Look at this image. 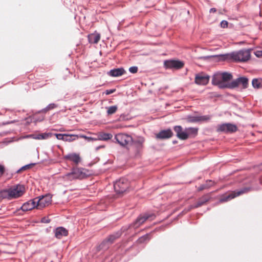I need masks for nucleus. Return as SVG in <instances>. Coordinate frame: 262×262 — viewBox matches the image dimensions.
I'll return each instance as SVG.
<instances>
[{"label": "nucleus", "instance_id": "obj_1", "mask_svg": "<svg viewBox=\"0 0 262 262\" xmlns=\"http://www.w3.org/2000/svg\"><path fill=\"white\" fill-rule=\"evenodd\" d=\"M232 78V75L230 73L227 72L217 73L213 76L212 83L220 89H229V82L228 81Z\"/></svg>", "mask_w": 262, "mask_h": 262}, {"label": "nucleus", "instance_id": "obj_2", "mask_svg": "<svg viewBox=\"0 0 262 262\" xmlns=\"http://www.w3.org/2000/svg\"><path fill=\"white\" fill-rule=\"evenodd\" d=\"M227 58L237 62H246L250 59L251 50L243 49L227 55Z\"/></svg>", "mask_w": 262, "mask_h": 262}, {"label": "nucleus", "instance_id": "obj_3", "mask_svg": "<svg viewBox=\"0 0 262 262\" xmlns=\"http://www.w3.org/2000/svg\"><path fill=\"white\" fill-rule=\"evenodd\" d=\"M81 168L73 167L71 172L64 174L62 178L66 181H73L76 179H82L87 176L86 171Z\"/></svg>", "mask_w": 262, "mask_h": 262}, {"label": "nucleus", "instance_id": "obj_4", "mask_svg": "<svg viewBox=\"0 0 262 262\" xmlns=\"http://www.w3.org/2000/svg\"><path fill=\"white\" fill-rule=\"evenodd\" d=\"M156 218V215L154 213H145L140 215L136 220L131 225V226L135 228H137L142 225L146 221H152Z\"/></svg>", "mask_w": 262, "mask_h": 262}, {"label": "nucleus", "instance_id": "obj_5", "mask_svg": "<svg viewBox=\"0 0 262 262\" xmlns=\"http://www.w3.org/2000/svg\"><path fill=\"white\" fill-rule=\"evenodd\" d=\"M248 79L246 77H239L229 83V89H235L241 86L242 89H245L248 86Z\"/></svg>", "mask_w": 262, "mask_h": 262}, {"label": "nucleus", "instance_id": "obj_6", "mask_svg": "<svg viewBox=\"0 0 262 262\" xmlns=\"http://www.w3.org/2000/svg\"><path fill=\"white\" fill-rule=\"evenodd\" d=\"M10 200L21 196L25 192V187L23 185H17L9 188Z\"/></svg>", "mask_w": 262, "mask_h": 262}, {"label": "nucleus", "instance_id": "obj_7", "mask_svg": "<svg viewBox=\"0 0 262 262\" xmlns=\"http://www.w3.org/2000/svg\"><path fill=\"white\" fill-rule=\"evenodd\" d=\"M129 187V183L127 179L122 178L117 181L114 185L115 191L118 193H123Z\"/></svg>", "mask_w": 262, "mask_h": 262}, {"label": "nucleus", "instance_id": "obj_8", "mask_svg": "<svg viewBox=\"0 0 262 262\" xmlns=\"http://www.w3.org/2000/svg\"><path fill=\"white\" fill-rule=\"evenodd\" d=\"M35 199L36 203V208L41 209L51 203L52 196L50 194H47L41 197L36 198Z\"/></svg>", "mask_w": 262, "mask_h": 262}, {"label": "nucleus", "instance_id": "obj_9", "mask_svg": "<svg viewBox=\"0 0 262 262\" xmlns=\"http://www.w3.org/2000/svg\"><path fill=\"white\" fill-rule=\"evenodd\" d=\"M248 190L249 189L248 188H245L239 191H232L229 194L226 193L221 196V199H220V202L222 203L227 202L235 198L236 196H239L240 195L248 192Z\"/></svg>", "mask_w": 262, "mask_h": 262}, {"label": "nucleus", "instance_id": "obj_10", "mask_svg": "<svg viewBox=\"0 0 262 262\" xmlns=\"http://www.w3.org/2000/svg\"><path fill=\"white\" fill-rule=\"evenodd\" d=\"M115 139L122 146L128 145L133 141L132 137L125 134H118L116 135Z\"/></svg>", "mask_w": 262, "mask_h": 262}, {"label": "nucleus", "instance_id": "obj_11", "mask_svg": "<svg viewBox=\"0 0 262 262\" xmlns=\"http://www.w3.org/2000/svg\"><path fill=\"white\" fill-rule=\"evenodd\" d=\"M164 65L166 69L178 70L182 68L184 64L179 60H167L164 61Z\"/></svg>", "mask_w": 262, "mask_h": 262}, {"label": "nucleus", "instance_id": "obj_12", "mask_svg": "<svg viewBox=\"0 0 262 262\" xmlns=\"http://www.w3.org/2000/svg\"><path fill=\"white\" fill-rule=\"evenodd\" d=\"M211 199V195L210 193H207L203 196H202L201 198H200L196 203L194 205H191L189 206V209L188 210V211L191 210L193 208H198L199 207H201L204 204H205L207 202H208L210 199Z\"/></svg>", "mask_w": 262, "mask_h": 262}, {"label": "nucleus", "instance_id": "obj_13", "mask_svg": "<svg viewBox=\"0 0 262 262\" xmlns=\"http://www.w3.org/2000/svg\"><path fill=\"white\" fill-rule=\"evenodd\" d=\"M237 129L235 125L231 123H225L219 126L217 130L220 132L234 133Z\"/></svg>", "mask_w": 262, "mask_h": 262}, {"label": "nucleus", "instance_id": "obj_14", "mask_svg": "<svg viewBox=\"0 0 262 262\" xmlns=\"http://www.w3.org/2000/svg\"><path fill=\"white\" fill-rule=\"evenodd\" d=\"M209 80V76L203 74H199L195 76V82L198 84L206 85Z\"/></svg>", "mask_w": 262, "mask_h": 262}, {"label": "nucleus", "instance_id": "obj_15", "mask_svg": "<svg viewBox=\"0 0 262 262\" xmlns=\"http://www.w3.org/2000/svg\"><path fill=\"white\" fill-rule=\"evenodd\" d=\"M122 235V231H118L116 233H114L110 236H108L102 243V245L105 244H113L117 238H119Z\"/></svg>", "mask_w": 262, "mask_h": 262}, {"label": "nucleus", "instance_id": "obj_16", "mask_svg": "<svg viewBox=\"0 0 262 262\" xmlns=\"http://www.w3.org/2000/svg\"><path fill=\"white\" fill-rule=\"evenodd\" d=\"M64 159L72 161L76 165L81 162L80 155L76 153H72L66 155L64 156Z\"/></svg>", "mask_w": 262, "mask_h": 262}, {"label": "nucleus", "instance_id": "obj_17", "mask_svg": "<svg viewBox=\"0 0 262 262\" xmlns=\"http://www.w3.org/2000/svg\"><path fill=\"white\" fill-rule=\"evenodd\" d=\"M173 135V133L170 129L163 130L156 134V138L159 139H165L171 138Z\"/></svg>", "mask_w": 262, "mask_h": 262}, {"label": "nucleus", "instance_id": "obj_18", "mask_svg": "<svg viewBox=\"0 0 262 262\" xmlns=\"http://www.w3.org/2000/svg\"><path fill=\"white\" fill-rule=\"evenodd\" d=\"M35 208H36V203L34 199L25 203L21 206V209L24 211H27Z\"/></svg>", "mask_w": 262, "mask_h": 262}, {"label": "nucleus", "instance_id": "obj_19", "mask_svg": "<svg viewBox=\"0 0 262 262\" xmlns=\"http://www.w3.org/2000/svg\"><path fill=\"white\" fill-rule=\"evenodd\" d=\"M68 234V231L63 227H58L55 231V235L58 239L61 238L63 236H66Z\"/></svg>", "mask_w": 262, "mask_h": 262}, {"label": "nucleus", "instance_id": "obj_20", "mask_svg": "<svg viewBox=\"0 0 262 262\" xmlns=\"http://www.w3.org/2000/svg\"><path fill=\"white\" fill-rule=\"evenodd\" d=\"M89 41L91 43H97L100 39V34L97 32L88 35Z\"/></svg>", "mask_w": 262, "mask_h": 262}, {"label": "nucleus", "instance_id": "obj_21", "mask_svg": "<svg viewBox=\"0 0 262 262\" xmlns=\"http://www.w3.org/2000/svg\"><path fill=\"white\" fill-rule=\"evenodd\" d=\"M125 73L123 68H118L111 70L109 72V75L112 77H118L122 75Z\"/></svg>", "mask_w": 262, "mask_h": 262}, {"label": "nucleus", "instance_id": "obj_22", "mask_svg": "<svg viewBox=\"0 0 262 262\" xmlns=\"http://www.w3.org/2000/svg\"><path fill=\"white\" fill-rule=\"evenodd\" d=\"M214 185V182L212 181L211 180L207 181L205 184H202L198 187V190L201 191L204 189H208L212 187V186H213Z\"/></svg>", "mask_w": 262, "mask_h": 262}, {"label": "nucleus", "instance_id": "obj_23", "mask_svg": "<svg viewBox=\"0 0 262 262\" xmlns=\"http://www.w3.org/2000/svg\"><path fill=\"white\" fill-rule=\"evenodd\" d=\"M58 105L55 103H50L47 107L38 111L37 113L46 114L48 112L57 107Z\"/></svg>", "mask_w": 262, "mask_h": 262}, {"label": "nucleus", "instance_id": "obj_24", "mask_svg": "<svg viewBox=\"0 0 262 262\" xmlns=\"http://www.w3.org/2000/svg\"><path fill=\"white\" fill-rule=\"evenodd\" d=\"M79 138V135L73 134H66L64 141L72 142Z\"/></svg>", "mask_w": 262, "mask_h": 262}, {"label": "nucleus", "instance_id": "obj_25", "mask_svg": "<svg viewBox=\"0 0 262 262\" xmlns=\"http://www.w3.org/2000/svg\"><path fill=\"white\" fill-rule=\"evenodd\" d=\"M186 131L188 134V137L189 136H195L198 134V128L195 127H189L186 128Z\"/></svg>", "mask_w": 262, "mask_h": 262}, {"label": "nucleus", "instance_id": "obj_26", "mask_svg": "<svg viewBox=\"0 0 262 262\" xmlns=\"http://www.w3.org/2000/svg\"><path fill=\"white\" fill-rule=\"evenodd\" d=\"M10 191L9 189H4L0 191L1 199H7L10 200Z\"/></svg>", "mask_w": 262, "mask_h": 262}, {"label": "nucleus", "instance_id": "obj_27", "mask_svg": "<svg viewBox=\"0 0 262 262\" xmlns=\"http://www.w3.org/2000/svg\"><path fill=\"white\" fill-rule=\"evenodd\" d=\"M150 239V237L149 234H146L139 238L137 242L139 244H142L144 243L146 241H149Z\"/></svg>", "mask_w": 262, "mask_h": 262}, {"label": "nucleus", "instance_id": "obj_28", "mask_svg": "<svg viewBox=\"0 0 262 262\" xmlns=\"http://www.w3.org/2000/svg\"><path fill=\"white\" fill-rule=\"evenodd\" d=\"M107 109V114L108 115H112L115 113L118 109V107L116 105L111 106L108 107H106Z\"/></svg>", "mask_w": 262, "mask_h": 262}, {"label": "nucleus", "instance_id": "obj_29", "mask_svg": "<svg viewBox=\"0 0 262 262\" xmlns=\"http://www.w3.org/2000/svg\"><path fill=\"white\" fill-rule=\"evenodd\" d=\"M252 85L255 89H260V78H254L252 81Z\"/></svg>", "mask_w": 262, "mask_h": 262}, {"label": "nucleus", "instance_id": "obj_30", "mask_svg": "<svg viewBox=\"0 0 262 262\" xmlns=\"http://www.w3.org/2000/svg\"><path fill=\"white\" fill-rule=\"evenodd\" d=\"M211 116L209 115L198 116V122H204L209 120Z\"/></svg>", "mask_w": 262, "mask_h": 262}, {"label": "nucleus", "instance_id": "obj_31", "mask_svg": "<svg viewBox=\"0 0 262 262\" xmlns=\"http://www.w3.org/2000/svg\"><path fill=\"white\" fill-rule=\"evenodd\" d=\"M187 120L191 123L198 122V116H189L187 117Z\"/></svg>", "mask_w": 262, "mask_h": 262}, {"label": "nucleus", "instance_id": "obj_32", "mask_svg": "<svg viewBox=\"0 0 262 262\" xmlns=\"http://www.w3.org/2000/svg\"><path fill=\"white\" fill-rule=\"evenodd\" d=\"M144 142V139L143 138H140L138 140L135 141L134 142V144L138 148H140L142 147V145Z\"/></svg>", "mask_w": 262, "mask_h": 262}, {"label": "nucleus", "instance_id": "obj_33", "mask_svg": "<svg viewBox=\"0 0 262 262\" xmlns=\"http://www.w3.org/2000/svg\"><path fill=\"white\" fill-rule=\"evenodd\" d=\"M49 135L47 133L41 134L37 135L34 138L38 140L46 139L49 138Z\"/></svg>", "mask_w": 262, "mask_h": 262}, {"label": "nucleus", "instance_id": "obj_34", "mask_svg": "<svg viewBox=\"0 0 262 262\" xmlns=\"http://www.w3.org/2000/svg\"><path fill=\"white\" fill-rule=\"evenodd\" d=\"M177 136L181 140H186L188 138V134L186 130L185 132H182L181 134H179Z\"/></svg>", "mask_w": 262, "mask_h": 262}, {"label": "nucleus", "instance_id": "obj_35", "mask_svg": "<svg viewBox=\"0 0 262 262\" xmlns=\"http://www.w3.org/2000/svg\"><path fill=\"white\" fill-rule=\"evenodd\" d=\"M100 136H101V139L104 140H107L108 139H111L113 137V136L112 134H105V133L102 134V135H101Z\"/></svg>", "mask_w": 262, "mask_h": 262}, {"label": "nucleus", "instance_id": "obj_36", "mask_svg": "<svg viewBox=\"0 0 262 262\" xmlns=\"http://www.w3.org/2000/svg\"><path fill=\"white\" fill-rule=\"evenodd\" d=\"M34 164H29V165H25L23 167H22L20 169H19L18 171H17V172H19L23 170H27L28 169H29V168H31L32 167V166L34 165Z\"/></svg>", "mask_w": 262, "mask_h": 262}, {"label": "nucleus", "instance_id": "obj_37", "mask_svg": "<svg viewBox=\"0 0 262 262\" xmlns=\"http://www.w3.org/2000/svg\"><path fill=\"white\" fill-rule=\"evenodd\" d=\"M174 130L177 133V136L183 132L182 127L181 126H176L174 127Z\"/></svg>", "mask_w": 262, "mask_h": 262}, {"label": "nucleus", "instance_id": "obj_38", "mask_svg": "<svg viewBox=\"0 0 262 262\" xmlns=\"http://www.w3.org/2000/svg\"><path fill=\"white\" fill-rule=\"evenodd\" d=\"M55 136L57 139L64 141L66 134H57Z\"/></svg>", "mask_w": 262, "mask_h": 262}, {"label": "nucleus", "instance_id": "obj_39", "mask_svg": "<svg viewBox=\"0 0 262 262\" xmlns=\"http://www.w3.org/2000/svg\"><path fill=\"white\" fill-rule=\"evenodd\" d=\"M138 68L137 67H131L129 69V71L132 73H136L138 72Z\"/></svg>", "mask_w": 262, "mask_h": 262}, {"label": "nucleus", "instance_id": "obj_40", "mask_svg": "<svg viewBox=\"0 0 262 262\" xmlns=\"http://www.w3.org/2000/svg\"><path fill=\"white\" fill-rule=\"evenodd\" d=\"M228 23L226 20H223L220 24V26L223 28H226L228 27Z\"/></svg>", "mask_w": 262, "mask_h": 262}, {"label": "nucleus", "instance_id": "obj_41", "mask_svg": "<svg viewBox=\"0 0 262 262\" xmlns=\"http://www.w3.org/2000/svg\"><path fill=\"white\" fill-rule=\"evenodd\" d=\"M255 55L258 58L262 57V50L256 51L254 52Z\"/></svg>", "mask_w": 262, "mask_h": 262}, {"label": "nucleus", "instance_id": "obj_42", "mask_svg": "<svg viewBox=\"0 0 262 262\" xmlns=\"http://www.w3.org/2000/svg\"><path fill=\"white\" fill-rule=\"evenodd\" d=\"M79 138H84L86 140H87L88 141H92L93 140V138H92V137H87L85 135H79Z\"/></svg>", "mask_w": 262, "mask_h": 262}, {"label": "nucleus", "instance_id": "obj_43", "mask_svg": "<svg viewBox=\"0 0 262 262\" xmlns=\"http://www.w3.org/2000/svg\"><path fill=\"white\" fill-rule=\"evenodd\" d=\"M5 171V168L4 166L0 164V174L2 176Z\"/></svg>", "mask_w": 262, "mask_h": 262}, {"label": "nucleus", "instance_id": "obj_44", "mask_svg": "<svg viewBox=\"0 0 262 262\" xmlns=\"http://www.w3.org/2000/svg\"><path fill=\"white\" fill-rule=\"evenodd\" d=\"M116 89L107 90L105 91V93L106 95H110L114 93Z\"/></svg>", "mask_w": 262, "mask_h": 262}, {"label": "nucleus", "instance_id": "obj_45", "mask_svg": "<svg viewBox=\"0 0 262 262\" xmlns=\"http://www.w3.org/2000/svg\"><path fill=\"white\" fill-rule=\"evenodd\" d=\"M33 119L35 120V122H37V121H41L43 120V119H44V117H42L40 119H37V118H36L35 115H34V116H33Z\"/></svg>", "mask_w": 262, "mask_h": 262}, {"label": "nucleus", "instance_id": "obj_46", "mask_svg": "<svg viewBox=\"0 0 262 262\" xmlns=\"http://www.w3.org/2000/svg\"><path fill=\"white\" fill-rule=\"evenodd\" d=\"M216 11V9L214 8H212L210 9V13H214Z\"/></svg>", "mask_w": 262, "mask_h": 262}, {"label": "nucleus", "instance_id": "obj_47", "mask_svg": "<svg viewBox=\"0 0 262 262\" xmlns=\"http://www.w3.org/2000/svg\"><path fill=\"white\" fill-rule=\"evenodd\" d=\"M41 221H42V222H43V223H49V221H48V220H47L46 219V218H43V219H42Z\"/></svg>", "mask_w": 262, "mask_h": 262}, {"label": "nucleus", "instance_id": "obj_48", "mask_svg": "<svg viewBox=\"0 0 262 262\" xmlns=\"http://www.w3.org/2000/svg\"><path fill=\"white\" fill-rule=\"evenodd\" d=\"M260 89L262 88V78H260Z\"/></svg>", "mask_w": 262, "mask_h": 262}]
</instances>
